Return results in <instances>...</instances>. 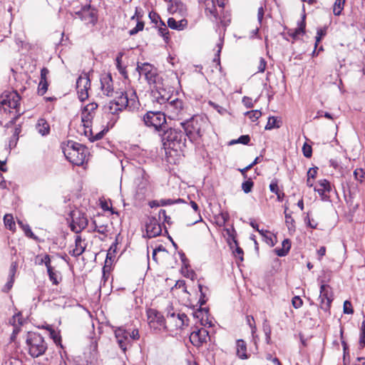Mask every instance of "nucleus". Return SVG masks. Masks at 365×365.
I'll use <instances>...</instances> for the list:
<instances>
[{
  "label": "nucleus",
  "instance_id": "obj_1",
  "mask_svg": "<svg viewBox=\"0 0 365 365\" xmlns=\"http://www.w3.org/2000/svg\"><path fill=\"white\" fill-rule=\"evenodd\" d=\"M138 100L136 93L131 89L126 92H116L114 100L109 103V112L114 114L118 111L128 108L133 110L137 108Z\"/></svg>",
  "mask_w": 365,
  "mask_h": 365
},
{
  "label": "nucleus",
  "instance_id": "obj_2",
  "mask_svg": "<svg viewBox=\"0 0 365 365\" xmlns=\"http://www.w3.org/2000/svg\"><path fill=\"white\" fill-rule=\"evenodd\" d=\"M160 137L165 149L177 150L185 146L186 137L181 127L165 130Z\"/></svg>",
  "mask_w": 365,
  "mask_h": 365
},
{
  "label": "nucleus",
  "instance_id": "obj_3",
  "mask_svg": "<svg viewBox=\"0 0 365 365\" xmlns=\"http://www.w3.org/2000/svg\"><path fill=\"white\" fill-rule=\"evenodd\" d=\"M63 153L67 160L75 165H82L87 157L88 150L83 145L68 141L66 148H63Z\"/></svg>",
  "mask_w": 365,
  "mask_h": 365
},
{
  "label": "nucleus",
  "instance_id": "obj_4",
  "mask_svg": "<svg viewBox=\"0 0 365 365\" xmlns=\"http://www.w3.org/2000/svg\"><path fill=\"white\" fill-rule=\"evenodd\" d=\"M26 343L29 354L33 358L43 355L47 349V344L43 337L36 333H28Z\"/></svg>",
  "mask_w": 365,
  "mask_h": 365
},
{
  "label": "nucleus",
  "instance_id": "obj_5",
  "mask_svg": "<svg viewBox=\"0 0 365 365\" xmlns=\"http://www.w3.org/2000/svg\"><path fill=\"white\" fill-rule=\"evenodd\" d=\"M21 97L16 91L5 92L0 96V108L5 112H10V109H16L18 115L13 118L10 123L14 124L18 118L21 115L18 108L20 105Z\"/></svg>",
  "mask_w": 365,
  "mask_h": 365
},
{
  "label": "nucleus",
  "instance_id": "obj_6",
  "mask_svg": "<svg viewBox=\"0 0 365 365\" xmlns=\"http://www.w3.org/2000/svg\"><path fill=\"white\" fill-rule=\"evenodd\" d=\"M204 120L202 118H192L191 120L181 122L180 127L183 132L191 141L197 140L202 135V123Z\"/></svg>",
  "mask_w": 365,
  "mask_h": 365
},
{
  "label": "nucleus",
  "instance_id": "obj_7",
  "mask_svg": "<svg viewBox=\"0 0 365 365\" xmlns=\"http://www.w3.org/2000/svg\"><path fill=\"white\" fill-rule=\"evenodd\" d=\"M165 113L161 111H148L142 118L145 125L156 131L164 129L166 124Z\"/></svg>",
  "mask_w": 365,
  "mask_h": 365
},
{
  "label": "nucleus",
  "instance_id": "obj_8",
  "mask_svg": "<svg viewBox=\"0 0 365 365\" xmlns=\"http://www.w3.org/2000/svg\"><path fill=\"white\" fill-rule=\"evenodd\" d=\"M136 185V195L140 199H143L150 190V176L143 169L137 170V177L135 180Z\"/></svg>",
  "mask_w": 365,
  "mask_h": 365
},
{
  "label": "nucleus",
  "instance_id": "obj_9",
  "mask_svg": "<svg viewBox=\"0 0 365 365\" xmlns=\"http://www.w3.org/2000/svg\"><path fill=\"white\" fill-rule=\"evenodd\" d=\"M148 323L151 329L155 331H168V327L163 314L153 309L147 311Z\"/></svg>",
  "mask_w": 365,
  "mask_h": 365
},
{
  "label": "nucleus",
  "instance_id": "obj_10",
  "mask_svg": "<svg viewBox=\"0 0 365 365\" xmlns=\"http://www.w3.org/2000/svg\"><path fill=\"white\" fill-rule=\"evenodd\" d=\"M188 317L182 312H174L172 309L168 310L167 313V321L169 327V330L182 329L184 327L188 326Z\"/></svg>",
  "mask_w": 365,
  "mask_h": 365
},
{
  "label": "nucleus",
  "instance_id": "obj_11",
  "mask_svg": "<svg viewBox=\"0 0 365 365\" xmlns=\"http://www.w3.org/2000/svg\"><path fill=\"white\" fill-rule=\"evenodd\" d=\"M165 116L170 119L180 118L185 112L184 103L179 98L170 99L164 107Z\"/></svg>",
  "mask_w": 365,
  "mask_h": 365
},
{
  "label": "nucleus",
  "instance_id": "obj_12",
  "mask_svg": "<svg viewBox=\"0 0 365 365\" xmlns=\"http://www.w3.org/2000/svg\"><path fill=\"white\" fill-rule=\"evenodd\" d=\"M333 299V292L331 287L322 282L319 297L320 308L325 312H329Z\"/></svg>",
  "mask_w": 365,
  "mask_h": 365
},
{
  "label": "nucleus",
  "instance_id": "obj_13",
  "mask_svg": "<svg viewBox=\"0 0 365 365\" xmlns=\"http://www.w3.org/2000/svg\"><path fill=\"white\" fill-rule=\"evenodd\" d=\"M136 70L140 76H145L149 84L156 83L159 78L156 69L150 63H138Z\"/></svg>",
  "mask_w": 365,
  "mask_h": 365
},
{
  "label": "nucleus",
  "instance_id": "obj_14",
  "mask_svg": "<svg viewBox=\"0 0 365 365\" xmlns=\"http://www.w3.org/2000/svg\"><path fill=\"white\" fill-rule=\"evenodd\" d=\"M88 225V220L84 213L79 211H73L71 212V222H70V228L75 233H80Z\"/></svg>",
  "mask_w": 365,
  "mask_h": 365
},
{
  "label": "nucleus",
  "instance_id": "obj_15",
  "mask_svg": "<svg viewBox=\"0 0 365 365\" xmlns=\"http://www.w3.org/2000/svg\"><path fill=\"white\" fill-rule=\"evenodd\" d=\"M91 86V81L87 73L81 75L76 81V88L78 98L83 101L88 97V90Z\"/></svg>",
  "mask_w": 365,
  "mask_h": 365
},
{
  "label": "nucleus",
  "instance_id": "obj_16",
  "mask_svg": "<svg viewBox=\"0 0 365 365\" xmlns=\"http://www.w3.org/2000/svg\"><path fill=\"white\" fill-rule=\"evenodd\" d=\"M145 230L149 238L155 237L162 233V226L155 217L150 216L145 222Z\"/></svg>",
  "mask_w": 365,
  "mask_h": 365
},
{
  "label": "nucleus",
  "instance_id": "obj_17",
  "mask_svg": "<svg viewBox=\"0 0 365 365\" xmlns=\"http://www.w3.org/2000/svg\"><path fill=\"white\" fill-rule=\"evenodd\" d=\"M209 332L205 328L193 331L190 336L191 343L195 346H200L209 339Z\"/></svg>",
  "mask_w": 365,
  "mask_h": 365
},
{
  "label": "nucleus",
  "instance_id": "obj_18",
  "mask_svg": "<svg viewBox=\"0 0 365 365\" xmlns=\"http://www.w3.org/2000/svg\"><path fill=\"white\" fill-rule=\"evenodd\" d=\"M129 331L123 327H118L115 330V336L120 348L125 352L128 346L130 344Z\"/></svg>",
  "mask_w": 365,
  "mask_h": 365
},
{
  "label": "nucleus",
  "instance_id": "obj_19",
  "mask_svg": "<svg viewBox=\"0 0 365 365\" xmlns=\"http://www.w3.org/2000/svg\"><path fill=\"white\" fill-rule=\"evenodd\" d=\"M168 11L170 14L184 16L187 9L185 5L180 0H169Z\"/></svg>",
  "mask_w": 365,
  "mask_h": 365
},
{
  "label": "nucleus",
  "instance_id": "obj_20",
  "mask_svg": "<svg viewBox=\"0 0 365 365\" xmlns=\"http://www.w3.org/2000/svg\"><path fill=\"white\" fill-rule=\"evenodd\" d=\"M76 14L82 20L86 21V24H91L94 25L97 21V17L93 9L91 6L83 7L80 11H76Z\"/></svg>",
  "mask_w": 365,
  "mask_h": 365
},
{
  "label": "nucleus",
  "instance_id": "obj_21",
  "mask_svg": "<svg viewBox=\"0 0 365 365\" xmlns=\"http://www.w3.org/2000/svg\"><path fill=\"white\" fill-rule=\"evenodd\" d=\"M314 191L317 192L321 197L322 200L328 201L329 200V195L327 192L331 191L330 182L326 180H320L318 181L317 185L314 187Z\"/></svg>",
  "mask_w": 365,
  "mask_h": 365
},
{
  "label": "nucleus",
  "instance_id": "obj_22",
  "mask_svg": "<svg viewBox=\"0 0 365 365\" xmlns=\"http://www.w3.org/2000/svg\"><path fill=\"white\" fill-rule=\"evenodd\" d=\"M170 99L171 97L163 88H157L152 91V101L153 103H157L165 106V103Z\"/></svg>",
  "mask_w": 365,
  "mask_h": 365
},
{
  "label": "nucleus",
  "instance_id": "obj_23",
  "mask_svg": "<svg viewBox=\"0 0 365 365\" xmlns=\"http://www.w3.org/2000/svg\"><path fill=\"white\" fill-rule=\"evenodd\" d=\"M84 240L80 235H77L75 239V248L69 251V254L74 257H78L83 253L86 250Z\"/></svg>",
  "mask_w": 365,
  "mask_h": 365
},
{
  "label": "nucleus",
  "instance_id": "obj_24",
  "mask_svg": "<svg viewBox=\"0 0 365 365\" xmlns=\"http://www.w3.org/2000/svg\"><path fill=\"white\" fill-rule=\"evenodd\" d=\"M101 89L103 94L109 96L113 91L112 78L110 75H107L101 78Z\"/></svg>",
  "mask_w": 365,
  "mask_h": 365
},
{
  "label": "nucleus",
  "instance_id": "obj_25",
  "mask_svg": "<svg viewBox=\"0 0 365 365\" xmlns=\"http://www.w3.org/2000/svg\"><path fill=\"white\" fill-rule=\"evenodd\" d=\"M168 26L171 29L182 31L187 27V21L185 19L177 21L175 18L170 17L168 19Z\"/></svg>",
  "mask_w": 365,
  "mask_h": 365
},
{
  "label": "nucleus",
  "instance_id": "obj_26",
  "mask_svg": "<svg viewBox=\"0 0 365 365\" xmlns=\"http://www.w3.org/2000/svg\"><path fill=\"white\" fill-rule=\"evenodd\" d=\"M107 131L108 129L104 128L101 131L94 132L93 128L91 127L86 130H83V133L91 141L93 142L102 139Z\"/></svg>",
  "mask_w": 365,
  "mask_h": 365
},
{
  "label": "nucleus",
  "instance_id": "obj_27",
  "mask_svg": "<svg viewBox=\"0 0 365 365\" xmlns=\"http://www.w3.org/2000/svg\"><path fill=\"white\" fill-rule=\"evenodd\" d=\"M36 129L42 136H46L50 133V125L43 118H39L36 125Z\"/></svg>",
  "mask_w": 365,
  "mask_h": 365
},
{
  "label": "nucleus",
  "instance_id": "obj_28",
  "mask_svg": "<svg viewBox=\"0 0 365 365\" xmlns=\"http://www.w3.org/2000/svg\"><path fill=\"white\" fill-rule=\"evenodd\" d=\"M237 356L241 359H247L249 355L247 354V344L242 339H238L236 342Z\"/></svg>",
  "mask_w": 365,
  "mask_h": 365
},
{
  "label": "nucleus",
  "instance_id": "obj_29",
  "mask_svg": "<svg viewBox=\"0 0 365 365\" xmlns=\"http://www.w3.org/2000/svg\"><path fill=\"white\" fill-rule=\"evenodd\" d=\"M291 248V242L289 239H284L282 243V247H277L274 249V252L279 257L286 256Z\"/></svg>",
  "mask_w": 365,
  "mask_h": 365
},
{
  "label": "nucleus",
  "instance_id": "obj_30",
  "mask_svg": "<svg viewBox=\"0 0 365 365\" xmlns=\"http://www.w3.org/2000/svg\"><path fill=\"white\" fill-rule=\"evenodd\" d=\"M95 115L88 113L82 110L81 111V122L83 126V130H86L87 129L91 128L92 120Z\"/></svg>",
  "mask_w": 365,
  "mask_h": 365
},
{
  "label": "nucleus",
  "instance_id": "obj_31",
  "mask_svg": "<svg viewBox=\"0 0 365 365\" xmlns=\"http://www.w3.org/2000/svg\"><path fill=\"white\" fill-rule=\"evenodd\" d=\"M269 190L272 192L277 195V200L279 202H282L283 200L284 193L279 190L277 180H272L271 183L269 184Z\"/></svg>",
  "mask_w": 365,
  "mask_h": 365
},
{
  "label": "nucleus",
  "instance_id": "obj_32",
  "mask_svg": "<svg viewBox=\"0 0 365 365\" xmlns=\"http://www.w3.org/2000/svg\"><path fill=\"white\" fill-rule=\"evenodd\" d=\"M123 56V53L120 52L118 53L116 58H115V65L119 73L125 78H128V74L126 71V68L125 66L122 65V58Z\"/></svg>",
  "mask_w": 365,
  "mask_h": 365
},
{
  "label": "nucleus",
  "instance_id": "obj_33",
  "mask_svg": "<svg viewBox=\"0 0 365 365\" xmlns=\"http://www.w3.org/2000/svg\"><path fill=\"white\" fill-rule=\"evenodd\" d=\"M305 15L302 16V19L298 23V27L294 30L293 34L291 36L294 38H297L299 36L303 35L305 33Z\"/></svg>",
  "mask_w": 365,
  "mask_h": 365
},
{
  "label": "nucleus",
  "instance_id": "obj_34",
  "mask_svg": "<svg viewBox=\"0 0 365 365\" xmlns=\"http://www.w3.org/2000/svg\"><path fill=\"white\" fill-rule=\"evenodd\" d=\"M226 231H227V233L232 237V241L234 242L235 245H236V249L234 251V255H235V257L240 259V261H242L243 260V250L241 247H240L237 245V241L235 240L234 235L232 234V232H234V230L230 231V230L227 229V230H226Z\"/></svg>",
  "mask_w": 365,
  "mask_h": 365
},
{
  "label": "nucleus",
  "instance_id": "obj_35",
  "mask_svg": "<svg viewBox=\"0 0 365 365\" xmlns=\"http://www.w3.org/2000/svg\"><path fill=\"white\" fill-rule=\"evenodd\" d=\"M158 27V34L163 37L164 41L167 43L170 39L169 31L163 21H160V24L157 26Z\"/></svg>",
  "mask_w": 365,
  "mask_h": 365
},
{
  "label": "nucleus",
  "instance_id": "obj_36",
  "mask_svg": "<svg viewBox=\"0 0 365 365\" xmlns=\"http://www.w3.org/2000/svg\"><path fill=\"white\" fill-rule=\"evenodd\" d=\"M4 225L6 228H8L11 231H14L16 230V224L14 220V217L11 214H6L4 216Z\"/></svg>",
  "mask_w": 365,
  "mask_h": 365
},
{
  "label": "nucleus",
  "instance_id": "obj_37",
  "mask_svg": "<svg viewBox=\"0 0 365 365\" xmlns=\"http://www.w3.org/2000/svg\"><path fill=\"white\" fill-rule=\"evenodd\" d=\"M345 0H336L334 4L333 12L335 16H339L344 9Z\"/></svg>",
  "mask_w": 365,
  "mask_h": 365
},
{
  "label": "nucleus",
  "instance_id": "obj_38",
  "mask_svg": "<svg viewBox=\"0 0 365 365\" xmlns=\"http://www.w3.org/2000/svg\"><path fill=\"white\" fill-rule=\"evenodd\" d=\"M279 122L277 121V119L274 117L271 116L268 118L267 123L265 126V130H272L274 128H279Z\"/></svg>",
  "mask_w": 365,
  "mask_h": 365
},
{
  "label": "nucleus",
  "instance_id": "obj_39",
  "mask_svg": "<svg viewBox=\"0 0 365 365\" xmlns=\"http://www.w3.org/2000/svg\"><path fill=\"white\" fill-rule=\"evenodd\" d=\"M287 207L285 208L284 215H285V222L288 227L289 230H294V220L292 217L290 213L287 212Z\"/></svg>",
  "mask_w": 365,
  "mask_h": 365
},
{
  "label": "nucleus",
  "instance_id": "obj_40",
  "mask_svg": "<svg viewBox=\"0 0 365 365\" xmlns=\"http://www.w3.org/2000/svg\"><path fill=\"white\" fill-rule=\"evenodd\" d=\"M36 259H38V264H44L46 267V269L48 267H51V257L48 255H45L43 257H41L39 255L36 256Z\"/></svg>",
  "mask_w": 365,
  "mask_h": 365
},
{
  "label": "nucleus",
  "instance_id": "obj_41",
  "mask_svg": "<svg viewBox=\"0 0 365 365\" xmlns=\"http://www.w3.org/2000/svg\"><path fill=\"white\" fill-rule=\"evenodd\" d=\"M254 186V182L251 178L245 180L242 183V189L245 193H249L252 191V189Z\"/></svg>",
  "mask_w": 365,
  "mask_h": 365
},
{
  "label": "nucleus",
  "instance_id": "obj_42",
  "mask_svg": "<svg viewBox=\"0 0 365 365\" xmlns=\"http://www.w3.org/2000/svg\"><path fill=\"white\" fill-rule=\"evenodd\" d=\"M245 115H247L252 122H255L262 115V113L259 110H255L246 112Z\"/></svg>",
  "mask_w": 365,
  "mask_h": 365
},
{
  "label": "nucleus",
  "instance_id": "obj_43",
  "mask_svg": "<svg viewBox=\"0 0 365 365\" xmlns=\"http://www.w3.org/2000/svg\"><path fill=\"white\" fill-rule=\"evenodd\" d=\"M47 272L49 277V279L52 282L53 284H58V281L57 279V273L54 271L52 267H48L47 269Z\"/></svg>",
  "mask_w": 365,
  "mask_h": 365
},
{
  "label": "nucleus",
  "instance_id": "obj_44",
  "mask_svg": "<svg viewBox=\"0 0 365 365\" xmlns=\"http://www.w3.org/2000/svg\"><path fill=\"white\" fill-rule=\"evenodd\" d=\"M143 28H144L143 21H138L136 26L133 29H132L129 31V34L130 36L135 35L139 31H143Z\"/></svg>",
  "mask_w": 365,
  "mask_h": 365
},
{
  "label": "nucleus",
  "instance_id": "obj_45",
  "mask_svg": "<svg viewBox=\"0 0 365 365\" xmlns=\"http://www.w3.org/2000/svg\"><path fill=\"white\" fill-rule=\"evenodd\" d=\"M22 230L24 232V234H25V235L26 237H28L29 238H31V239H33V240H34L36 241L38 240V237L36 236L33 233V232H32V230H31V227H30V226L29 225H25V227H24V228Z\"/></svg>",
  "mask_w": 365,
  "mask_h": 365
},
{
  "label": "nucleus",
  "instance_id": "obj_46",
  "mask_svg": "<svg viewBox=\"0 0 365 365\" xmlns=\"http://www.w3.org/2000/svg\"><path fill=\"white\" fill-rule=\"evenodd\" d=\"M48 83L47 81H40L38 87V93L39 95L43 96L48 90Z\"/></svg>",
  "mask_w": 365,
  "mask_h": 365
},
{
  "label": "nucleus",
  "instance_id": "obj_47",
  "mask_svg": "<svg viewBox=\"0 0 365 365\" xmlns=\"http://www.w3.org/2000/svg\"><path fill=\"white\" fill-rule=\"evenodd\" d=\"M327 34V29L324 28H320L317 29V36H316V43H315V48L317 46L318 43L320 42L322 38L326 35Z\"/></svg>",
  "mask_w": 365,
  "mask_h": 365
},
{
  "label": "nucleus",
  "instance_id": "obj_48",
  "mask_svg": "<svg viewBox=\"0 0 365 365\" xmlns=\"http://www.w3.org/2000/svg\"><path fill=\"white\" fill-rule=\"evenodd\" d=\"M98 108V104L96 103H91L86 105L82 110L87 111L88 113L95 115L96 110Z\"/></svg>",
  "mask_w": 365,
  "mask_h": 365
},
{
  "label": "nucleus",
  "instance_id": "obj_49",
  "mask_svg": "<svg viewBox=\"0 0 365 365\" xmlns=\"http://www.w3.org/2000/svg\"><path fill=\"white\" fill-rule=\"evenodd\" d=\"M160 200V206H168V205H173L175 203H177V202H181L182 200L181 199H178V200H172V199H160L159 200Z\"/></svg>",
  "mask_w": 365,
  "mask_h": 365
},
{
  "label": "nucleus",
  "instance_id": "obj_50",
  "mask_svg": "<svg viewBox=\"0 0 365 365\" xmlns=\"http://www.w3.org/2000/svg\"><path fill=\"white\" fill-rule=\"evenodd\" d=\"M354 175L356 180L361 182L365 176V172L361 168H357L354 171Z\"/></svg>",
  "mask_w": 365,
  "mask_h": 365
},
{
  "label": "nucleus",
  "instance_id": "obj_51",
  "mask_svg": "<svg viewBox=\"0 0 365 365\" xmlns=\"http://www.w3.org/2000/svg\"><path fill=\"white\" fill-rule=\"evenodd\" d=\"M149 18L151 21L155 23L157 26L160 24V21H163L160 19V16L157 13L153 11L149 13Z\"/></svg>",
  "mask_w": 365,
  "mask_h": 365
},
{
  "label": "nucleus",
  "instance_id": "obj_52",
  "mask_svg": "<svg viewBox=\"0 0 365 365\" xmlns=\"http://www.w3.org/2000/svg\"><path fill=\"white\" fill-rule=\"evenodd\" d=\"M343 310L344 314H351L354 313L351 303L349 301L346 300L344 302Z\"/></svg>",
  "mask_w": 365,
  "mask_h": 365
},
{
  "label": "nucleus",
  "instance_id": "obj_53",
  "mask_svg": "<svg viewBox=\"0 0 365 365\" xmlns=\"http://www.w3.org/2000/svg\"><path fill=\"white\" fill-rule=\"evenodd\" d=\"M209 104L215 109L216 110L220 115H225L227 110L226 108L217 105V103L210 101Z\"/></svg>",
  "mask_w": 365,
  "mask_h": 365
},
{
  "label": "nucleus",
  "instance_id": "obj_54",
  "mask_svg": "<svg viewBox=\"0 0 365 365\" xmlns=\"http://www.w3.org/2000/svg\"><path fill=\"white\" fill-rule=\"evenodd\" d=\"M222 45H223V41H222V39H220V42L217 43V51L215 54V57L214 58V61L217 62L218 64H220V53H221V51L222 48Z\"/></svg>",
  "mask_w": 365,
  "mask_h": 365
},
{
  "label": "nucleus",
  "instance_id": "obj_55",
  "mask_svg": "<svg viewBox=\"0 0 365 365\" xmlns=\"http://www.w3.org/2000/svg\"><path fill=\"white\" fill-rule=\"evenodd\" d=\"M302 151L303 154L306 158H310L312 156V149L311 145H308L307 143H304L302 147Z\"/></svg>",
  "mask_w": 365,
  "mask_h": 365
},
{
  "label": "nucleus",
  "instance_id": "obj_56",
  "mask_svg": "<svg viewBox=\"0 0 365 365\" xmlns=\"http://www.w3.org/2000/svg\"><path fill=\"white\" fill-rule=\"evenodd\" d=\"M292 303L295 309H299L302 306L303 301L299 297L295 296L292 298Z\"/></svg>",
  "mask_w": 365,
  "mask_h": 365
},
{
  "label": "nucleus",
  "instance_id": "obj_57",
  "mask_svg": "<svg viewBox=\"0 0 365 365\" xmlns=\"http://www.w3.org/2000/svg\"><path fill=\"white\" fill-rule=\"evenodd\" d=\"M266 66H267V62L266 61L264 60V58H260L259 59V65H258V73H263L265 69H266Z\"/></svg>",
  "mask_w": 365,
  "mask_h": 365
},
{
  "label": "nucleus",
  "instance_id": "obj_58",
  "mask_svg": "<svg viewBox=\"0 0 365 365\" xmlns=\"http://www.w3.org/2000/svg\"><path fill=\"white\" fill-rule=\"evenodd\" d=\"M250 140V138L248 135H241L238 139L236 140V142L243 144L247 145Z\"/></svg>",
  "mask_w": 365,
  "mask_h": 365
},
{
  "label": "nucleus",
  "instance_id": "obj_59",
  "mask_svg": "<svg viewBox=\"0 0 365 365\" xmlns=\"http://www.w3.org/2000/svg\"><path fill=\"white\" fill-rule=\"evenodd\" d=\"M128 337L130 338V344L132 340L138 339L140 337L138 330L135 329L131 332H129Z\"/></svg>",
  "mask_w": 365,
  "mask_h": 365
},
{
  "label": "nucleus",
  "instance_id": "obj_60",
  "mask_svg": "<svg viewBox=\"0 0 365 365\" xmlns=\"http://www.w3.org/2000/svg\"><path fill=\"white\" fill-rule=\"evenodd\" d=\"M159 220L163 218L164 222L167 223L170 222V217L167 215L166 211L165 210H160L158 213Z\"/></svg>",
  "mask_w": 365,
  "mask_h": 365
},
{
  "label": "nucleus",
  "instance_id": "obj_61",
  "mask_svg": "<svg viewBox=\"0 0 365 365\" xmlns=\"http://www.w3.org/2000/svg\"><path fill=\"white\" fill-rule=\"evenodd\" d=\"M318 168L314 167L310 168L307 172V178L310 179H314L317 173Z\"/></svg>",
  "mask_w": 365,
  "mask_h": 365
},
{
  "label": "nucleus",
  "instance_id": "obj_62",
  "mask_svg": "<svg viewBox=\"0 0 365 365\" xmlns=\"http://www.w3.org/2000/svg\"><path fill=\"white\" fill-rule=\"evenodd\" d=\"M247 322L252 329V332L254 333L256 330V327L255 325V319H254L253 317L247 316Z\"/></svg>",
  "mask_w": 365,
  "mask_h": 365
},
{
  "label": "nucleus",
  "instance_id": "obj_63",
  "mask_svg": "<svg viewBox=\"0 0 365 365\" xmlns=\"http://www.w3.org/2000/svg\"><path fill=\"white\" fill-rule=\"evenodd\" d=\"M50 331V336L53 339V341L56 343L57 341H60V336L58 333L56 332L53 329L51 328L48 329Z\"/></svg>",
  "mask_w": 365,
  "mask_h": 365
},
{
  "label": "nucleus",
  "instance_id": "obj_64",
  "mask_svg": "<svg viewBox=\"0 0 365 365\" xmlns=\"http://www.w3.org/2000/svg\"><path fill=\"white\" fill-rule=\"evenodd\" d=\"M95 231L97 232L102 234V235H106V233L108 232V230L106 226L104 225H100V226H96Z\"/></svg>",
  "mask_w": 365,
  "mask_h": 365
}]
</instances>
